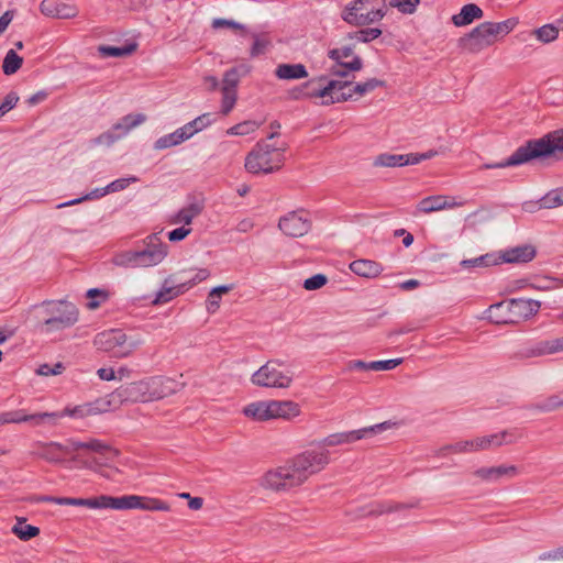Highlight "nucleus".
Listing matches in <instances>:
<instances>
[{
  "mask_svg": "<svg viewBox=\"0 0 563 563\" xmlns=\"http://www.w3.org/2000/svg\"><path fill=\"white\" fill-rule=\"evenodd\" d=\"M12 532L21 540L29 541L40 534V528L27 525L24 518L18 519Z\"/></svg>",
  "mask_w": 563,
  "mask_h": 563,
  "instance_id": "58836bf2",
  "label": "nucleus"
},
{
  "mask_svg": "<svg viewBox=\"0 0 563 563\" xmlns=\"http://www.w3.org/2000/svg\"><path fill=\"white\" fill-rule=\"evenodd\" d=\"M251 382L266 388H288L292 382V374L278 369L277 362H266L253 373Z\"/></svg>",
  "mask_w": 563,
  "mask_h": 563,
  "instance_id": "6e6552de",
  "label": "nucleus"
},
{
  "mask_svg": "<svg viewBox=\"0 0 563 563\" xmlns=\"http://www.w3.org/2000/svg\"><path fill=\"white\" fill-rule=\"evenodd\" d=\"M350 269L357 276L375 278L383 272V265L373 260L360 258L350 264Z\"/></svg>",
  "mask_w": 563,
  "mask_h": 563,
  "instance_id": "4be33fe9",
  "label": "nucleus"
},
{
  "mask_svg": "<svg viewBox=\"0 0 563 563\" xmlns=\"http://www.w3.org/2000/svg\"><path fill=\"white\" fill-rule=\"evenodd\" d=\"M56 415H59L58 419L63 418L65 416H69V417H73V418H84L86 416L91 415V412H90L89 406L87 404V405H84V406H76L73 409L65 408L62 411H56Z\"/></svg>",
  "mask_w": 563,
  "mask_h": 563,
  "instance_id": "e2e57ef3",
  "label": "nucleus"
},
{
  "mask_svg": "<svg viewBox=\"0 0 563 563\" xmlns=\"http://www.w3.org/2000/svg\"><path fill=\"white\" fill-rule=\"evenodd\" d=\"M144 245L140 250H126L114 254L112 264L123 268H145L158 265L168 254V245L162 242L159 233L146 236Z\"/></svg>",
  "mask_w": 563,
  "mask_h": 563,
  "instance_id": "7ed1b4c3",
  "label": "nucleus"
},
{
  "mask_svg": "<svg viewBox=\"0 0 563 563\" xmlns=\"http://www.w3.org/2000/svg\"><path fill=\"white\" fill-rule=\"evenodd\" d=\"M484 15L483 10L475 3H467L463 5L457 14L452 16V22L455 26H465L471 24L474 20L482 19Z\"/></svg>",
  "mask_w": 563,
  "mask_h": 563,
  "instance_id": "5701e85b",
  "label": "nucleus"
},
{
  "mask_svg": "<svg viewBox=\"0 0 563 563\" xmlns=\"http://www.w3.org/2000/svg\"><path fill=\"white\" fill-rule=\"evenodd\" d=\"M353 95L354 92H352V89H350L349 92H345V90L335 91L328 96L327 98H322L321 104L331 106L334 103L345 102L347 100H351Z\"/></svg>",
  "mask_w": 563,
  "mask_h": 563,
  "instance_id": "052dcab7",
  "label": "nucleus"
},
{
  "mask_svg": "<svg viewBox=\"0 0 563 563\" xmlns=\"http://www.w3.org/2000/svg\"><path fill=\"white\" fill-rule=\"evenodd\" d=\"M129 132L125 131V128L121 123V121L114 123L108 131L101 133L97 137L92 140V144L95 145H106L111 146L117 141L123 139L128 135Z\"/></svg>",
  "mask_w": 563,
  "mask_h": 563,
  "instance_id": "a878e982",
  "label": "nucleus"
},
{
  "mask_svg": "<svg viewBox=\"0 0 563 563\" xmlns=\"http://www.w3.org/2000/svg\"><path fill=\"white\" fill-rule=\"evenodd\" d=\"M258 126H260V123H257L256 121L247 120V121H243V122H240V123L231 126L227 131V134L241 135V136L247 135V134L253 133L256 129H258Z\"/></svg>",
  "mask_w": 563,
  "mask_h": 563,
  "instance_id": "8fccbe9b",
  "label": "nucleus"
},
{
  "mask_svg": "<svg viewBox=\"0 0 563 563\" xmlns=\"http://www.w3.org/2000/svg\"><path fill=\"white\" fill-rule=\"evenodd\" d=\"M559 206H563V187L550 190L540 199L541 208L552 209Z\"/></svg>",
  "mask_w": 563,
  "mask_h": 563,
  "instance_id": "de8ad7c7",
  "label": "nucleus"
},
{
  "mask_svg": "<svg viewBox=\"0 0 563 563\" xmlns=\"http://www.w3.org/2000/svg\"><path fill=\"white\" fill-rule=\"evenodd\" d=\"M516 441L515 437L507 430L498 433L485 435L471 440L473 444V451L487 450L490 446H500L503 444H510Z\"/></svg>",
  "mask_w": 563,
  "mask_h": 563,
  "instance_id": "6ab92c4d",
  "label": "nucleus"
},
{
  "mask_svg": "<svg viewBox=\"0 0 563 563\" xmlns=\"http://www.w3.org/2000/svg\"><path fill=\"white\" fill-rule=\"evenodd\" d=\"M385 86H386V82L384 80H380L377 78H371L364 82H357L353 87L352 92L363 96L367 92L375 90L378 87H385Z\"/></svg>",
  "mask_w": 563,
  "mask_h": 563,
  "instance_id": "3c124183",
  "label": "nucleus"
},
{
  "mask_svg": "<svg viewBox=\"0 0 563 563\" xmlns=\"http://www.w3.org/2000/svg\"><path fill=\"white\" fill-rule=\"evenodd\" d=\"M489 22H483L459 38V46L468 53H479L496 42Z\"/></svg>",
  "mask_w": 563,
  "mask_h": 563,
  "instance_id": "1a4fd4ad",
  "label": "nucleus"
},
{
  "mask_svg": "<svg viewBox=\"0 0 563 563\" xmlns=\"http://www.w3.org/2000/svg\"><path fill=\"white\" fill-rule=\"evenodd\" d=\"M351 85L352 81L350 80L329 79L327 77V80H323L321 84V89L319 93H322L323 98H327L328 96L335 91L345 90V88H347Z\"/></svg>",
  "mask_w": 563,
  "mask_h": 563,
  "instance_id": "49530a36",
  "label": "nucleus"
},
{
  "mask_svg": "<svg viewBox=\"0 0 563 563\" xmlns=\"http://www.w3.org/2000/svg\"><path fill=\"white\" fill-rule=\"evenodd\" d=\"M537 251L534 246L525 244L512 249H508L501 253H498V262L510 263V264H523L529 263L536 257Z\"/></svg>",
  "mask_w": 563,
  "mask_h": 563,
  "instance_id": "2eb2a0df",
  "label": "nucleus"
},
{
  "mask_svg": "<svg viewBox=\"0 0 563 563\" xmlns=\"http://www.w3.org/2000/svg\"><path fill=\"white\" fill-rule=\"evenodd\" d=\"M93 344L98 350L111 353L113 357H126L141 344V341L129 338L121 329H111L98 333Z\"/></svg>",
  "mask_w": 563,
  "mask_h": 563,
  "instance_id": "0eeeda50",
  "label": "nucleus"
},
{
  "mask_svg": "<svg viewBox=\"0 0 563 563\" xmlns=\"http://www.w3.org/2000/svg\"><path fill=\"white\" fill-rule=\"evenodd\" d=\"M301 211H290L278 221L279 230L291 238H300L311 230V220L302 217Z\"/></svg>",
  "mask_w": 563,
  "mask_h": 563,
  "instance_id": "f8f14e48",
  "label": "nucleus"
},
{
  "mask_svg": "<svg viewBox=\"0 0 563 563\" xmlns=\"http://www.w3.org/2000/svg\"><path fill=\"white\" fill-rule=\"evenodd\" d=\"M34 309L46 332L70 328L78 321V309L67 300H45Z\"/></svg>",
  "mask_w": 563,
  "mask_h": 563,
  "instance_id": "20e7f679",
  "label": "nucleus"
},
{
  "mask_svg": "<svg viewBox=\"0 0 563 563\" xmlns=\"http://www.w3.org/2000/svg\"><path fill=\"white\" fill-rule=\"evenodd\" d=\"M82 450H88V451L98 453L100 455H106L108 452L118 454L117 450H112V448L109 444H107L98 439H91L89 441H85Z\"/></svg>",
  "mask_w": 563,
  "mask_h": 563,
  "instance_id": "864d4df0",
  "label": "nucleus"
},
{
  "mask_svg": "<svg viewBox=\"0 0 563 563\" xmlns=\"http://www.w3.org/2000/svg\"><path fill=\"white\" fill-rule=\"evenodd\" d=\"M118 404L151 401L147 379L132 382L120 386L109 395Z\"/></svg>",
  "mask_w": 563,
  "mask_h": 563,
  "instance_id": "9b49d317",
  "label": "nucleus"
},
{
  "mask_svg": "<svg viewBox=\"0 0 563 563\" xmlns=\"http://www.w3.org/2000/svg\"><path fill=\"white\" fill-rule=\"evenodd\" d=\"M232 288H233L232 285H220V286L213 287L210 290L208 298L206 300L207 310L210 313H214L220 307L221 296L224 294H228Z\"/></svg>",
  "mask_w": 563,
  "mask_h": 563,
  "instance_id": "4c0bfd02",
  "label": "nucleus"
},
{
  "mask_svg": "<svg viewBox=\"0 0 563 563\" xmlns=\"http://www.w3.org/2000/svg\"><path fill=\"white\" fill-rule=\"evenodd\" d=\"M144 113H129L120 119L121 123L125 128V131L130 132L132 129L141 125L146 121Z\"/></svg>",
  "mask_w": 563,
  "mask_h": 563,
  "instance_id": "bf43d9fd",
  "label": "nucleus"
},
{
  "mask_svg": "<svg viewBox=\"0 0 563 563\" xmlns=\"http://www.w3.org/2000/svg\"><path fill=\"white\" fill-rule=\"evenodd\" d=\"M404 358H390V360H382V361H373L369 362V367L372 371H390L397 367L402 363Z\"/></svg>",
  "mask_w": 563,
  "mask_h": 563,
  "instance_id": "680f3d73",
  "label": "nucleus"
},
{
  "mask_svg": "<svg viewBox=\"0 0 563 563\" xmlns=\"http://www.w3.org/2000/svg\"><path fill=\"white\" fill-rule=\"evenodd\" d=\"M391 424L393 423L390 421H384V422L376 423V424L365 427V428H361L357 430H351L353 440L355 442V441H358L362 439L372 438L383 431H386L387 429H389L391 427Z\"/></svg>",
  "mask_w": 563,
  "mask_h": 563,
  "instance_id": "c9c22d12",
  "label": "nucleus"
},
{
  "mask_svg": "<svg viewBox=\"0 0 563 563\" xmlns=\"http://www.w3.org/2000/svg\"><path fill=\"white\" fill-rule=\"evenodd\" d=\"M240 71L246 74L249 71L247 67L245 65H241L239 67H232L228 69L222 79V88L221 89H228L229 91H236V86L240 81L241 74Z\"/></svg>",
  "mask_w": 563,
  "mask_h": 563,
  "instance_id": "e433bc0d",
  "label": "nucleus"
},
{
  "mask_svg": "<svg viewBox=\"0 0 563 563\" xmlns=\"http://www.w3.org/2000/svg\"><path fill=\"white\" fill-rule=\"evenodd\" d=\"M421 0H390L389 5L398 9L404 14H412L416 12Z\"/></svg>",
  "mask_w": 563,
  "mask_h": 563,
  "instance_id": "4d7b16f0",
  "label": "nucleus"
},
{
  "mask_svg": "<svg viewBox=\"0 0 563 563\" xmlns=\"http://www.w3.org/2000/svg\"><path fill=\"white\" fill-rule=\"evenodd\" d=\"M449 452L452 453H465L473 452V444L471 440L459 441L456 443L446 444L434 451V455L438 457L445 456Z\"/></svg>",
  "mask_w": 563,
  "mask_h": 563,
  "instance_id": "79ce46f5",
  "label": "nucleus"
},
{
  "mask_svg": "<svg viewBox=\"0 0 563 563\" xmlns=\"http://www.w3.org/2000/svg\"><path fill=\"white\" fill-rule=\"evenodd\" d=\"M382 35V30L378 27L362 29L354 33H349V38H357L363 43H369Z\"/></svg>",
  "mask_w": 563,
  "mask_h": 563,
  "instance_id": "603ef678",
  "label": "nucleus"
},
{
  "mask_svg": "<svg viewBox=\"0 0 563 563\" xmlns=\"http://www.w3.org/2000/svg\"><path fill=\"white\" fill-rule=\"evenodd\" d=\"M328 283V277L324 274H314L305 279L303 288L307 290H317Z\"/></svg>",
  "mask_w": 563,
  "mask_h": 563,
  "instance_id": "0e129e2a",
  "label": "nucleus"
},
{
  "mask_svg": "<svg viewBox=\"0 0 563 563\" xmlns=\"http://www.w3.org/2000/svg\"><path fill=\"white\" fill-rule=\"evenodd\" d=\"M519 470L515 465H498L477 468L474 475L485 482H498L503 477L512 478L517 476Z\"/></svg>",
  "mask_w": 563,
  "mask_h": 563,
  "instance_id": "f3484780",
  "label": "nucleus"
},
{
  "mask_svg": "<svg viewBox=\"0 0 563 563\" xmlns=\"http://www.w3.org/2000/svg\"><path fill=\"white\" fill-rule=\"evenodd\" d=\"M22 64L23 58L14 49H9L3 58L2 71L7 76L13 75L21 68Z\"/></svg>",
  "mask_w": 563,
  "mask_h": 563,
  "instance_id": "a19ab883",
  "label": "nucleus"
},
{
  "mask_svg": "<svg viewBox=\"0 0 563 563\" xmlns=\"http://www.w3.org/2000/svg\"><path fill=\"white\" fill-rule=\"evenodd\" d=\"M135 509L148 510V511H168L170 509L169 505L161 499L146 497V496H137L136 495Z\"/></svg>",
  "mask_w": 563,
  "mask_h": 563,
  "instance_id": "f704fd0d",
  "label": "nucleus"
},
{
  "mask_svg": "<svg viewBox=\"0 0 563 563\" xmlns=\"http://www.w3.org/2000/svg\"><path fill=\"white\" fill-rule=\"evenodd\" d=\"M499 265L498 253H486L478 257L463 260L460 262V266L463 269H475Z\"/></svg>",
  "mask_w": 563,
  "mask_h": 563,
  "instance_id": "c756f323",
  "label": "nucleus"
},
{
  "mask_svg": "<svg viewBox=\"0 0 563 563\" xmlns=\"http://www.w3.org/2000/svg\"><path fill=\"white\" fill-rule=\"evenodd\" d=\"M279 79L296 80L308 77V70L303 64H279L275 70Z\"/></svg>",
  "mask_w": 563,
  "mask_h": 563,
  "instance_id": "b1692460",
  "label": "nucleus"
},
{
  "mask_svg": "<svg viewBox=\"0 0 563 563\" xmlns=\"http://www.w3.org/2000/svg\"><path fill=\"white\" fill-rule=\"evenodd\" d=\"M136 48V43H128L123 46L101 45L98 51L102 57H124L134 53Z\"/></svg>",
  "mask_w": 563,
  "mask_h": 563,
  "instance_id": "473e14b6",
  "label": "nucleus"
},
{
  "mask_svg": "<svg viewBox=\"0 0 563 563\" xmlns=\"http://www.w3.org/2000/svg\"><path fill=\"white\" fill-rule=\"evenodd\" d=\"M139 179L135 176H131L128 178H118L110 184L107 185L108 191L110 192H118L121 190H124L130 184L136 183Z\"/></svg>",
  "mask_w": 563,
  "mask_h": 563,
  "instance_id": "774afa93",
  "label": "nucleus"
},
{
  "mask_svg": "<svg viewBox=\"0 0 563 563\" xmlns=\"http://www.w3.org/2000/svg\"><path fill=\"white\" fill-rule=\"evenodd\" d=\"M222 91V104L221 112L228 114L236 102V91H229L228 89H221Z\"/></svg>",
  "mask_w": 563,
  "mask_h": 563,
  "instance_id": "69168bd1",
  "label": "nucleus"
},
{
  "mask_svg": "<svg viewBox=\"0 0 563 563\" xmlns=\"http://www.w3.org/2000/svg\"><path fill=\"white\" fill-rule=\"evenodd\" d=\"M323 80H327L325 75H320L313 77L301 85H298L288 90V97L291 100H301V99H313V98H323L322 93H319L321 89V84Z\"/></svg>",
  "mask_w": 563,
  "mask_h": 563,
  "instance_id": "4468645a",
  "label": "nucleus"
},
{
  "mask_svg": "<svg viewBox=\"0 0 563 563\" xmlns=\"http://www.w3.org/2000/svg\"><path fill=\"white\" fill-rule=\"evenodd\" d=\"M354 442L352 437V431H345V432H338L330 434L322 440L318 441L319 448L324 446H335L344 443H352Z\"/></svg>",
  "mask_w": 563,
  "mask_h": 563,
  "instance_id": "37998d69",
  "label": "nucleus"
},
{
  "mask_svg": "<svg viewBox=\"0 0 563 563\" xmlns=\"http://www.w3.org/2000/svg\"><path fill=\"white\" fill-rule=\"evenodd\" d=\"M540 306L537 300L512 298L492 305L487 310L488 318L496 324L514 323L532 317L539 311Z\"/></svg>",
  "mask_w": 563,
  "mask_h": 563,
  "instance_id": "39448f33",
  "label": "nucleus"
},
{
  "mask_svg": "<svg viewBox=\"0 0 563 563\" xmlns=\"http://www.w3.org/2000/svg\"><path fill=\"white\" fill-rule=\"evenodd\" d=\"M385 14V0H354L345 5L341 18L351 25L365 26L380 21Z\"/></svg>",
  "mask_w": 563,
  "mask_h": 563,
  "instance_id": "423d86ee",
  "label": "nucleus"
},
{
  "mask_svg": "<svg viewBox=\"0 0 563 563\" xmlns=\"http://www.w3.org/2000/svg\"><path fill=\"white\" fill-rule=\"evenodd\" d=\"M245 169L252 174H272L283 166L282 158L273 157L257 145L245 157Z\"/></svg>",
  "mask_w": 563,
  "mask_h": 563,
  "instance_id": "9d476101",
  "label": "nucleus"
},
{
  "mask_svg": "<svg viewBox=\"0 0 563 563\" xmlns=\"http://www.w3.org/2000/svg\"><path fill=\"white\" fill-rule=\"evenodd\" d=\"M86 297L89 299L87 302V308L90 310L97 309L102 302H106L110 294L106 289L101 288H90L86 292Z\"/></svg>",
  "mask_w": 563,
  "mask_h": 563,
  "instance_id": "a18cd8bd",
  "label": "nucleus"
},
{
  "mask_svg": "<svg viewBox=\"0 0 563 563\" xmlns=\"http://www.w3.org/2000/svg\"><path fill=\"white\" fill-rule=\"evenodd\" d=\"M518 24V19L516 18H509L507 20H504L501 22H489L490 27H493V33L496 37V40L499 36H506L509 34L515 26Z\"/></svg>",
  "mask_w": 563,
  "mask_h": 563,
  "instance_id": "09e8293b",
  "label": "nucleus"
},
{
  "mask_svg": "<svg viewBox=\"0 0 563 563\" xmlns=\"http://www.w3.org/2000/svg\"><path fill=\"white\" fill-rule=\"evenodd\" d=\"M374 166L380 167H402L412 165L411 153L409 154H389L383 153L375 157Z\"/></svg>",
  "mask_w": 563,
  "mask_h": 563,
  "instance_id": "393cba45",
  "label": "nucleus"
},
{
  "mask_svg": "<svg viewBox=\"0 0 563 563\" xmlns=\"http://www.w3.org/2000/svg\"><path fill=\"white\" fill-rule=\"evenodd\" d=\"M256 145L260 147V151H264L265 153L269 154L273 157L282 158V163L284 164V153L286 151V144L277 146L275 144H268L266 141H260L256 143Z\"/></svg>",
  "mask_w": 563,
  "mask_h": 563,
  "instance_id": "13d9d810",
  "label": "nucleus"
},
{
  "mask_svg": "<svg viewBox=\"0 0 563 563\" xmlns=\"http://www.w3.org/2000/svg\"><path fill=\"white\" fill-rule=\"evenodd\" d=\"M203 210V205L198 201H194L188 206L181 208L172 219L173 223L190 224L192 220L198 217Z\"/></svg>",
  "mask_w": 563,
  "mask_h": 563,
  "instance_id": "2f4dec72",
  "label": "nucleus"
},
{
  "mask_svg": "<svg viewBox=\"0 0 563 563\" xmlns=\"http://www.w3.org/2000/svg\"><path fill=\"white\" fill-rule=\"evenodd\" d=\"M457 206L456 202H448L446 196H429L419 201L417 208L419 211L424 213H430L439 210H443L445 208H451Z\"/></svg>",
  "mask_w": 563,
  "mask_h": 563,
  "instance_id": "cd10ccee",
  "label": "nucleus"
},
{
  "mask_svg": "<svg viewBox=\"0 0 563 563\" xmlns=\"http://www.w3.org/2000/svg\"><path fill=\"white\" fill-rule=\"evenodd\" d=\"M58 416L59 415H56V412H38L32 415L25 413L24 422H31L34 426H38L44 422H51L54 424L58 419Z\"/></svg>",
  "mask_w": 563,
  "mask_h": 563,
  "instance_id": "6e6d98bb",
  "label": "nucleus"
},
{
  "mask_svg": "<svg viewBox=\"0 0 563 563\" xmlns=\"http://www.w3.org/2000/svg\"><path fill=\"white\" fill-rule=\"evenodd\" d=\"M168 280H165L163 288L156 294L153 305H161L170 301L184 291V288L178 286H166Z\"/></svg>",
  "mask_w": 563,
  "mask_h": 563,
  "instance_id": "c03bdc74",
  "label": "nucleus"
},
{
  "mask_svg": "<svg viewBox=\"0 0 563 563\" xmlns=\"http://www.w3.org/2000/svg\"><path fill=\"white\" fill-rule=\"evenodd\" d=\"M329 451L306 450L296 455L288 465L266 473L263 485L274 490H286L301 485L309 476L329 464Z\"/></svg>",
  "mask_w": 563,
  "mask_h": 563,
  "instance_id": "f257e3e1",
  "label": "nucleus"
},
{
  "mask_svg": "<svg viewBox=\"0 0 563 563\" xmlns=\"http://www.w3.org/2000/svg\"><path fill=\"white\" fill-rule=\"evenodd\" d=\"M563 157V129L547 133L540 139H530L519 146L508 158L486 164L485 168L516 167L532 161Z\"/></svg>",
  "mask_w": 563,
  "mask_h": 563,
  "instance_id": "f03ea898",
  "label": "nucleus"
},
{
  "mask_svg": "<svg viewBox=\"0 0 563 563\" xmlns=\"http://www.w3.org/2000/svg\"><path fill=\"white\" fill-rule=\"evenodd\" d=\"M151 401L163 399L181 390L185 383L166 376H153L147 378Z\"/></svg>",
  "mask_w": 563,
  "mask_h": 563,
  "instance_id": "ddd939ff",
  "label": "nucleus"
},
{
  "mask_svg": "<svg viewBox=\"0 0 563 563\" xmlns=\"http://www.w3.org/2000/svg\"><path fill=\"white\" fill-rule=\"evenodd\" d=\"M412 505L401 503H376L362 507L355 515L356 518H365L371 516H379L386 512L399 511L411 508Z\"/></svg>",
  "mask_w": 563,
  "mask_h": 563,
  "instance_id": "aec40b11",
  "label": "nucleus"
},
{
  "mask_svg": "<svg viewBox=\"0 0 563 563\" xmlns=\"http://www.w3.org/2000/svg\"><path fill=\"white\" fill-rule=\"evenodd\" d=\"M35 450L33 454L40 459H43L49 463H62L64 457L60 454V443L51 442H36L34 444Z\"/></svg>",
  "mask_w": 563,
  "mask_h": 563,
  "instance_id": "412c9836",
  "label": "nucleus"
},
{
  "mask_svg": "<svg viewBox=\"0 0 563 563\" xmlns=\"http://www.w3.org/2000/svg\"><path fill=\"white\" fill-rule=\"evenodd\" d=\"M112 404H118L117 400H113L112 397L110 399H97L93 402L88 404L91 415H97L101 412H106L110 409Z\"/></svg>",
  "mask_w": 563,
  "mask_h": 563,
  "instance_id": "338daca9",
  "label": "nucleus"
},
{
  "mask_svg": "<svg viewBox=\"0 0 563 563\" xmlns=\"http://www.w3.org/2000/svg\"><path fill=\"white\" fill-rule=\"evenodd\" d=\"M136 495H123L120 497H113L111 500V509L115 510H125V509H135Z\"/></svg>",
  "mask_w": 563,
  "mask_h": 563,
  "instance_id": "5fc2aeb1",
  "label": "nucleus"
},
{
  "mask_svg": "<svg viewBox=\"0 0 563 563\" xmlns=\"http://www.w3.org/2000/svg\"><path fill=\"white\" fill-rule=\"evenodd\" d=\"M532 34L539 42L549 44L558 38L559 27L555 25V23H548L538 29H534Z\"/></svg>",
  "mask_w": 563,
  "mask_h": 563,
  "instance_id": "ea45409f",
  "label": "nucleus"
},
{
  "mask_svg": "<svg viewBox=\"0 0 563 563\" xmlns=\"http://www.w3.org/2000/svg\"><path fill=\"white\" fill-rule=\"evenodd\" d=\"M40 10L44 15L55 19H71L78 13L76 7L58 0H43Z\"/></svg>",
  "mask_w": 563,
  "mask_h": 563,
  "instance_id": "dca6fc26",
  "label": "nucleus"
},
{
  "mask_svg": "<svg viewBox=\"0 0 563 563\" xmlns=\"http://www.w3.org/2000/svg\"><path fill=\"white\" fill-rule=\"evenodd\" d=\"M559 351H563V336L552 340L540 341L536 343L533 346L521 352L520 356L523 358H530L542 356L545 354H553Z\"/></svg>",
  "mask_w": 563,
  "mask_h": 563,
  "instance_id": "a211bd4d",
  "label": "nucleus"
},
{
  "mask_svg": "<svg viewBox=\"0 0 563 563\" xmlns=\"http://www.w3.org/2000/svg\"><path fill=\"white\" fill-rule=\"evenodd\" d=\"M185 141H186V139L184 136V133H181V131L178 128L174 132L158 137L154 142L153 148L156 151H162V150H166V148L179 145Z\"/></svg>",
  "mask_w": 563,
  "mask_h": 563,
  "instance_id": "72a5a7b5",
  "label": "nucleus"
},
{
  "mask_svg": "<svg viewBox=\"0 0 563 563\" xmlns=\"http://www.w3.org/2000/svg\"><path fill=\"white\" fill-rule=\"evenodd\" d=\"M212 123L211 113H203L190 122L186 123L179 130L181 133H184V136L187 140L192 137L198 132L202 131L203 129L208 128Z\"/></svg>",
  "mask_w": 563,
  "mask_h": 563,
  "instance_id": "7c9ffc66",
  "label": "nucleus"
},
{
  "mask_svg": "<svg viewBox=\"0 0 563 563\" xmlns=\"http://www.w3.org/2000/svg\"><path fill=\"white\" fill-rule=\"evenodd\" d=\"M272 419H289L299 415L298 404L290 400H271Z\"/></svg>",
  "mask_w": 563,
  "mask_h": 563,
  "instance_id": "bb28decb",
  "label": "nucleus"
},
{
  "mask_svg": "<svg viewBox=\"0 0 563 563\" xmlns=\"http://www.w3.org/2000/svg\"><path fill=\"white\" fill-rule=\"evenodd\" d=\"M243 413L256 421L271 420L273 415L271 410V400L249 404L243 408Z\"/></svg>",
  "mask_w": 563,
  "mask_h": 563,
  "instance_id": "c85d7f7f",
  "label": "nucleus"
}]
</instances>
